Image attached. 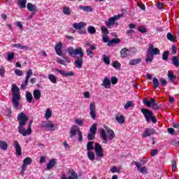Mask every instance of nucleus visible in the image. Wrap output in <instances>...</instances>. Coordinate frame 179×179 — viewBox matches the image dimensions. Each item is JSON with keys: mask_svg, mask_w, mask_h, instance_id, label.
Listing matches in <instances>:
<instances>
[{"mask_svg": "<svg viewBox=\"0 0 179 179\" xmlns=\"http://www.w3.org/2000/svg\"><path fill=\"white\" fill-rule=\"evenodd\" d=\"M67 52L69 55L73 58H75L76 55H80V59H78L75 61L76 68H78L80 69L82 66H83V49L82 48H77L76 49H73L72 47H69L67 48Z\"/></svg>", "mask_w": 179, "mask_h": 179, "instance_id": "obj_1", "label": "nucleus"}, {"mask_svg": "<svg viewBox=\"0 0 179 179\" xmlns=\"http://www.w3.org/2000/svg\"><path fill=\"white\" fill-rule=\"evenodd\" d=\"M20 90L17 87V85L16 84H13L12 88H11V92H12V100L11 103L13 104V107L14 108L19 110V106H20V102H19V100H20V94L19 93Z\"/></svg>", "mask_w": 179, "mask_h": 179, "instance_id": "obj_2", "label": "nucleus"}, {"mask_svg": "<svg viewBox=\"0 0 179 179\" xmlns=\"http://www.w3.org/2000/svg\"><path fill=\"white\" fill-rule=\"evenodd\" d=\"M141 113L144 115V118H145V121L147 122H152V124H156L157 122V119H156V116L153 114L152 110H150L148 108H142Z\"/></svg>", "mask_w": 179, "mask_h": 179, "instance_id": "obj_3", "label": "nucleus"}, {"mask_svg": "<svg viewBox=\"0 0 179 179\" xmlns=\"http://www.w3.org/2000/svg\"><path fill=\"white\" fill-rule=\"evenodd\" d=\"M17 120L19 122V125L17 127V129H20V131H21L20 129H22V128H23V127H24V125L27 124V121H29V117H27L26 114L23 113H20L17 115Z\"/></svg>", "mask_w": 179, "mask_h": 179, "instance_id": "obj_4", "label": "nucleus"}, {"mask_svg": "<svg viewBox=\"0 0 179 179\" xmlns=\"http://www.w3.org/2000/svg\"><path fill=\"white\" fill-rule=\"evenodd\" d=\"M41 127L45 128V131H55L58 128V126L54 124L52 122L48 120L41 123Z\"/></svg>", "mask_w": 179, "mask_h": 179, "instance_id": "obj_5", "label": "nucleus"}, {"mask_svg": "<svg viewBox=\"0 0 179 179\" xmlns=\"http://www.w3.org/2000/svg\"><path fill=\"white\" fill-rule=\"evenodd\" d=\"M85 45L87 47H89L88 49L86 50V53L87 55L90 57V58H93V57H94V53L93 52V51H94V50H96L97 48H96V45H94L92 44H90V42H86Z\"/></svg>", "mask_w": 179, "mask_h": 179, "instance_id": "obj_6", "label": "nucleus"}, {"mask_svg": "<svg viewBox=\"0 0 179 179\" xmlns=\"http://www.w3.org/2000/svg\"><path fill=\"white\" fill-rule=\"evenodd\" d=\"M103 147L98 143H95V155L97 157L103 158L104 157V154L103 153Z\"/></svg>", "mask_w": 179, "mask_h": 179, "instance_id": "obj_7", "label": "nucleus"}, {"mask_svg": "<svg viewBox=\"0 0 179 179\" xmlns=\"http://www.w3.org/2000/svg\"><path fill=\"white\" fill-rule=\"evenodd\" d=\"M131 164H134L137 167V170L141 173V174H148V168L143 166L138 162L133 161Z\"/></svg>", "mask_w": 179, "mask_h": 179, "instance_id": "obj_8", "label": "nucleus"}, {"mask_svg": "<svg viewBox=\"0 0 179 179\" xmlns=\"http://www.w3.org/2000/svg\"><path fill=\"white\" fill-rule=\"evenodd\" d=\"M147 52L152 55V57H155V55H160V50L157 48H155L153 45H150L147 50Z\"/></svg>", "mask_w": 179, "mask_h": 179, "instance_id": "obj_9", "label": "nucleus"}, {"mask_svg": "<svg viewBox=\"0 0 179 179\" xmlns=\"http://www.w3.org/2000/svg\"><path fill=\"white\" fill-rule=\"evenodd\" d=\"M90 115L92 120H96V103L91 102L90 104Z\"/></svg>", "mask_w": 179, "mask_h": 179, "instance_id": "obj_10", "label": "nucleus"}, {"mask_svg": "<svg viewBox=\"0 0 179 179\" xmlns=\"http://www.w3.org/2000/svg\"><path fill=\"white\" fill-rule=\"evenodd\" d=\"M156 130L153 128H145V131L142 135L143 138H148V136H150L152 135H156Z\"/></svg>", "mask_w": 179, "mask_h": 179, "instance_id": "obj_11", "label": "nucleus"}, {"mask_svg": "<svg viewBox=\"0 0 179 179\" xmlns=\"http://www.w3.org/2000/svg\"><path fill=\"white\" fill-rule=\"evenodd\" d=\"M106 134H107V139L108 141H113L114 138H115V133L114 131L110 128H108L106 129Z\"/></svg>", "mask_w": 179, "mask_h": 179, "instance_id": "obj_12", "label": "nucleus"}, {"mask_svg": "<svg viewBox=\"0 0 179 179\" xmlns=\"http://www.w3.org/2000/svg\"><path fill=\"white\" fill-rule=\"evenodd\" d=\"M27 8L29 12H31V15H36V13L37 12V6H36V5L31 3H28Z\"/></svg>", "mask_w": 179, "mask_h": 179, "instance_id": "obj_13", "label": "nucleus"}, {"mask_svg": "<svg viewBox=\"0 0 179 179\" xmlns=\"http://www.w3.org/2000/svg\"><path fill=\"white\" fill-rule=\"evenodd\" d=\"M55 71L56 72H59V73H60V75H62L63 76H75V73H73V71H69V73H66V71L64 70H59L58 69H55Z\"/></svg>", "mask_w": 179, "mask_h": 179, "instance_id": "obj_14", "label": "nucleus"}, {"mask_svg": "<svg viewBox=\"0 0 179 179\" xmlns=\"http://www.w3.org/2000/svg\"><path fill=\"white\" fill-rule=\"evenodd\" d=\"M18 132L19 134H20L21 135H22V136H28L29 135H31V128H27V129L26 131H23V127H21V129H18Z\"/></svg>", "mask_w": 179, "mask_h": 179, "instance_id": "obj_15", "label": "nucleus"}, {"mask_svg": "<svg viewBox=\"0 0 179 179\" xmlns=\"http://www.w3.org/2000/svg\"><path fill=\"white\" fill-rule=\"evenodd\" d=\"M14 148L15 149V153L17 156H21L22 155V147H20V144H19L18 141H14Z\"/></svg>", "mask_w": 179, "mask_h": 179, "instance_id": "obj_16", "label": "nucleus"}, {"mask_svg": "<svg viewBox=\"0 0 179 179\" xmlns=\"http://www.w3.org/2000/svg\"><path fill=\"white\" fill-rule=\"evenodd\" d=\"M79 131V127L76 125L73 126L71 128V131H70V138H73V136H75L76 135V134H78V131Z\"/></svg>", "mask_w": 179, "mask_h": 179, "instance_id": "obj_17", "label": "nucleus"}, {"mask_svg": "<svg viewBox=\"0 0 179 179\" xmlns=\"http://www.w3.org/2000/svg\"><path fill=\"white\" fill-rule=\"evenodd\" d=\"M143 103L147 107H152V103H156V99H155V98H151L150 101H148V99L144 98L143 100Z\"/></svg>", "mask_w": 179, "mask_h": 179, "instance_id": "obj_18", "label": "nucleus"}, {"mask_svg": "<svg viewBox=\"0 0 179 179\" xmlns=\"http://www.w3.org/2000/svg\"><path fill=\"white\" fill-rule=\"evenodd\" d=\"M99 135L101 139H103V143H107V133L104 129H101Z\"/></svg>", "mask_w": 179, "mask_h": 179, "instance_id": "obj_19", "label": "nucleus"}, {"mask_svg": "<svg viewBox=\"0 0 179 179\" xmlns=\"http://www.w3.org/2000/svg\"><path fill=\"white\" fill-rule=\"evenodd\" d=\"M129 52H131V51L128 50L127 48H122L120 51L121 57L127 58V57H129Z\"/></svg>", "mask_w": 179, "mask_h": 179, "instance_id": "obj_20", "label": "nucleus"}, {"mask_svg": "<svg viewBox=\"0 0 179 179\" xmlns=\"http://www.w3.org/2000/svg\"><path fill=\"white\" fill-rule=\"evenodd\" d=\"M55 50L56 54H57V55H62V43L59 42V43L55 45Z\"/></svg>", "mask_w": 179, "mask_h": 179, "instance_id": "obj_21", "label": "nucleus"}, {"mask_svg": "<svg viewBox=\"0 0 179 179\" xmlns=\"http://www.w3.org/2000/svg\"><path fill=\"white\" fill-rule=\"evenodd\" d=\"M102 86H104L106 89H109V87L111 86V81L110 80V78H108V77L104 78Z\"/></svg>", "mask_w": 179, "mask_h": 179, "instance_id": "obj_22", "label": "nucleus"}, {"mask_svg": "<svg viewBox=\"0 0 179 179\" xmlns=\"http://www.w3.org/2000/svg\"><path fill=\"white\" fill-rule=\"evenodd\" d=\"M86 26L85 22H80L79 23H74L73 24V27L76 29V30H80L83 27H85Z\"/></svg>", "mask_w": 179, "mask_h": 179, "instance_id": "obj_23", "label": "nucleus"}, {"mask_svg": "<svg viewBox=\"0 0 179 179\" xmlns=\"http://www.w3.org/2000/svg\"><path fill=\"white\" fill-rule=\"evenodd\" d=\"M33 94L35 100H40L41 99V91L40 90H34Z\"/></svg>", "mask_w": 179, "mask_h": 179, "instance_id": "obj_24", "label": "nucleus"}, {"mask_svg": "<svg viewBox=\"0 0 179 179\" xmlns=\"http://www.w3.org/2000/svg\"><path fill=\"white\" fill-rule=\"evenodd\" d=\"M69 173H70L71 176L68 177L67 179H78V173L75 172L73 169H69Z\"/></svg>", "mask_w": 179, "mask_h": 179, "instance_id": "obj_25", "label": "nucleus"}, {"mask_svg": "<svg viewBox=\"0 0 179 179\" xmlns=\"http://www.w3.org/2000/svg\"><path fill=\"white\" fill-rule=\"evenodd\" d=\"M106 25L107 26V27H108V29H110V27H111V26L115 24V19L112 17L110 18H109V20L108 21H106Z\"/></svg>", "mask_w": 179, "mask_h": 179, "instance_id": "obj_26", "label": "nucleus"}, {"mask_svg": "<svg viewBox=\"0 0 179 179\" xmlns=\"http://www.w3.org/2000/svg\"><path fill=\"white\" fill-rule=\"evenodd\" d=\"M55 159H50L47 164V170H52L55 166Z\"/></svg>", "mask_w": 179, "mask_h": 179, "instance_id": "obj_27", "label": "nucleus"}, {"mask_svg": "<svg viewBox=\"0 0 179 179\" xmlns=\"http://www.w3.org/2000/svg\"><path fill=\"white\" fill-rule=\"evenodd\" d=\"M141 62H142V59L141 58L132 59L129 61V65H138V64H141Z\"/></svg>", "mask_w": 179, "mask_h": 179, "instance_id": "obj_28", "label": "nucleus"}, {"mask_svg": "<svg viewBox=\"0 0 179 179\" xmlns=\"http://www.w3.org/2000/svg\"><path fill=\"white\" fill-rule=\"evenodd\" d=\"M79 9L85 12H93V8L90 6H80Z\"/></svg>", "mask_w": 179, "mask_h": 179, "instance_id": "obj_29", "label": "nucleus"}, {"mask_svg": "<svg viewBox=\"0 0 179 179\" xmlns=\"http://www.w3.org/2000/svg\"><path fill=\"white\" fill-rule=\"evenodd\" d=\"M13 47L18 48L19 50H29V46H25L20 43L13 44Z\"/></svg>", "mask_w": 179, "mask_h": 179, "instance_id": "obj_30", "label": "nucleus"}, {"mask_svg": "<svg viewBox=\"0 0 179 179\" xmlns=\"http://www.w3.org/2000/svg\"><path fill=\"white\" fill-rule=\"evenodd\" d=\"M120 41H121V40H120L118 38H113L108 41V47H111L113 44H118Z\"/></svg>", "mask_w": 179, "mask_h": 179, "instance_id": "obj_31", "label": "nucleus"}, {"mask_svg": "<svg viewBox=\"0 0 179 179\" xmlns=\"http://www.w3.org/2000/svg\"><path fill=\"white\" fill-rule=\"evenodd\" d=\"M25 97L28 103H31V101H33V94H31V92H27Z\"/></svg>", "mask_w": 179, "mask_h": 179, "instance_id": "obj_32", "label": "nucleus"}, {"mask_svg": "<svg viewBox=\"0 0 179 179\" xmlns=\"http://www.w3.org/2000/svg\"><path fill=\"white\" fill-rule=\"evenodd\" d=\"M115 120L119 124H124L125 122V117L122 115H117L115 116Z\"/></svg>", "mask_w": 179, "mask_h": 179, "instance_id": "obj_33", "label": "nucleus"}, {"mask_svg": "<svg viewBox=\"0 0 179 179\" xmlns=\"http://www.w3.org/2000/svg\"><path fill=\"white\" fill-rule=\"evenodd\" d=\"M172 64L174 65V66H176V68H178L179 66V59L178 57L173 56L172 57Z\"/></svg>", "mask_w": 179, "mask_h": 179, "instance_id": "obj_34", "label": "nucleus"}, {"mask_svg": "<svg viewBox=\"0 0 179 179\" xmlns=\"http://www.w3.org/2000/svg\"><path fill=\"white\" fill-rule=\"evenodd\" d=\"M26 3H27V0H19L18 1L20 9H24V8H26Z\"/></svg>", "mask_w": 179, "mask_h": 179, "instance_id": "obj_35", "label": "nucleus"}, {"mask_svg": "<svg viewBox=\"0 0 179 179\" xmlns=\"http://www.w3.org/2000/svg\"><path fill=\"white\" fill-rule=\"evenodd\" d=\"M155 59V56L147 52L145 62H152Z\"/></svg>", "mask_w": 179, "mask_h": 179, "instance_id": "obj_36", "label": "nucleus"}, {"mask_svg": "<svg viewBox=\"0 0 179 179\" xmlns=\"http://www.w3.org/2000/svg\"><path fill=\"white\" fill-rule=\"evenodd\" d=\"M30 78H27V77H25V80L24 81V83H22L21 85V89L22 90H26L27 87V85H29V80Z\"/></svg>", "mask_w": 179, "mask_h": 179, "instance_id": "obj_37", "label": "nucleus"}, {"mask_svg": "<svg viewBox=\"0 0 179 179\" xmlns=\"http://www.w3.org/2000/svg\"><path fill=\"white\" fill-rule=\"evenodd\" d=\"M0 149H2V150H6V149H8V143L4 141H0Z\"/></svg>", "mask_w": 179, "mask_h": 179, "instance_id": "obj_38", "label": "nucleus"}, {"mask_svg": "<svg viewBox=\"0 0 179 179\" xmlns=\"http://www.w3.org/2000/svg\"><path fill=\"white\" fill-rule=\"evenodd\" d=\"M33 163V159L30 158V157H27L23 160V164L24 166H29V164H31Z\"/></svg>", "mask_w": 179, "mask_h": 179, "instance_id": "obj_39", "label": "nucleus"}, {"mask_svg": "<svg viewBox=\"0 0 179 179\" xmlns=\"http://www.w3.org/2000/svg\"><path fill=\"white\" fill-rule=\"evenodd\" d=\"M152 83H153V89H157V87L160 86V83H159V80L157 78H153Z\"/></svg>", "mask_w": 179, "mask_h": 179, "instance_id": "obj_40", "label": "nucleus"}, {"mask_svg": "<svg viewBox=\"0 0 179 179\" xmlns=\"http://www.w3.org/2000/svg\"><path fill=\"white\" fill-rule=\"evenodd\" d=\"M168 78L172 83L177 79V76H174V73H171V71L168 72Z\"/></svg>", "mask_w": 179, "mask_h": 179, "instance_id": "obj_41", "label": "nucleus"}, {"mask_svg": "<svg viewBox=\"0 0 179 179\" xmlns=\"http://www.w3.org/2000/svg\"><path fill=\"white\" fill-rule=\"evenodd\" d=\"M97 132V124H93L90 128V133L95 134Z\"/></svg>", "mask_w": 179, "mask_h": 179, "instance_id": "obj_42", "label": "nucleus"}, {"mask_svg": "<svg viewBox=\"0 0 179 179\" xmlns=\"http://www.w3.org/2000/svg\"><path fill=\"white\" fill-rule=\"evenodd\" d=\"M87 157H88L89 160H91L92 162L94 161V159L96 157V156L94 155V152H93L92 151H89L87 152Z\"/></svg>", "mask_w": 179, "mask_h": 179, "instance_id": "obj_43", "label": "nucleus"}, {"mask_svg": "<svg viewBox=\"0 0 179 179\" xmlns=\"http://www.w3.org/2000/svg\"><path fill=\"white\" fill-rule=\"evenodd\" d=\"M161 107L162 105L156 102L152 103L151 105V108H153V110H160Z\"/></svg>", "mask_w": 179, "mask_h": 179, "instance_id": "obj_44", "label": "nucleus"}, {"mask_svg": "<svg viewBox=\"0 0 179 179\" xmlns=\"http://www.w3.org/2000/svg\"><path fill=\"white\" fill-rule=\"evenodd\" d=\"M48 79L50 80L52 83H57V77L54 76V74H49L48 75Z\"/></svg>", "mask_w": 179, "mask_h": 179, "instance_id": "obj_45", "label": "nucleus"}, {"mask_svg": "<svg viewBox=\"0 0 179 179\" xmlns=\"http://www.w3.org/2000/svg\"><path fill=\"white\" fill-rule=\"evenodd\" d=\"M93 141H89L87 144V150L91 152V150H94V148L93 147Z\"/></svg>", "mask_w": 179, "mask_h": 179, "instance_id": "obj_46", "label": "nucleus"}, {"mask_svg": "<svg viewBox=\"0 0 179 179\" xmlns=\"http://www.w3.org/2000/svg\"><path fill=\"white\" fill-rule=\"evenodd\" d=\"M112 66H113V68H115V69H121V64L118 61H115L113 63Z\"/></svg>", "mask_w": 179, "mask_h": 179, "instance_id": "obj_47", "label": "nucleus"}, {"mask_svg": "<svg viewBox=\"0 0 179 179\" xmlns=\"http://www.w3.org/2000/svg\"><path fill=\"white\" fill-rule=\"evenodd\" d=\"M87 31L90 34H96V28L93 26H90L88 27Z\"/></svg>", "mask_w": 179, "mask_h": 179, "instance_id": "obj_48", "label": "nucleus"}, {"mask_svg": "<svg viewBox=\"0 0 179 179\" xmlns=\"http://www.w3.org/2000/svg\"><path fill=\"white\" fill-rule=\"evenodd\" d=\"M101 31H102L103 36H107V34H110V31H108V29L106 27H101Z\"/></svg>", "mask_w": 179, "mask_h": 179, "instance_id": "obj_49", "label": "nucleus"}, {"mask_svg": "<svg viewBox=\"0 0 179 179\" xmlns=\"http://www.w3.org/2000/svg\"><path fill=\"white\" fill-rule=\"evenodd\" d=\"M169 55H170V52L169 51L164 52V53L162 55V59L164 61H167V59H169Z\"/></svg>", "mask_w": 179, "mask_h": 179, "instance_id": "obj_50", "label": "nucleus"}, {"mask_svg": "<svg viewBox=\"0 0 179 179\" xmlns=\"http://www.w3.org/2000/svg\"><path fill=\"white\" fill-rule=\"evenodd\" d=\"M78 142H83V134H82V131L80 129H78Z\"/></svg>", "mask_w": 179, "mask_h": 179, "instance_id": "obj_51", "label": "nucleus"}, {"mask_svg": "<svg viewBox=\"0 0 179 179\" xmlns=\"http://www.w3.org/2000/svg\"><path fill=\"white\" fill-rule=\"evenodd\" d=\"M132 106H134V102H132V101H129L124 105V110H128V108H129V107H132Z\"/></svg>", "mask_w": 179, "mask_h": 179, "instance_id": "obj_52", "label": "nucleus"}, {"mask_svg": "<svg viewBox=\"0 0 179 179\" xmlns=\"http://www.w3.org/2000/svg\"><path fill=\"white\" fill-rule=\"evenodd\" d=\"M52 115V113L51 112V110L50 108H48L45 111V117L46 120H48Z\"/></svg>", "mask_w": 179, "mask_h": 179, "instance_id": "obj_53", "label": "nucleus"}, {"mask_svg": "<svg viewBox=\"0 0 179 179\" xmlns=\"http://www.w3.org/2000/svg\"><path fill=\"white\" fill-rule=\"evenodd\" d=\"M63 13H64V15L69 16V15H71V9L69 7H64Z\"/></svg>", "mask_w": 179, "mask_h": 179, "instance_id": "obj_54", "label": "nucleus"}, {"mask_svg": "<svg viewBox=\"0 0 179 179\" xmlns=\"http://www.w3.org/2000/svg\"><path fill=\"white\" fill-rule=\"evenodd\" d=\"M166 38L168 40H169V41H176V38H174V36H173V34H171V33H168L166 34Z\"/></svg>", "mask_w": 179, "mask_h": 179, "instance_id": "obj_55", "label": "nucleus"}, {"mask_svg": "<svg viewBox=\"0 0 179 179\" xmlns=\"http://www.w3.org/2000/svg\"><path fill=\"white\" fill-rule=\"evenodd\" d=\"M31 76H33V70L31 69H29L27 71V75L26 77L28 79H30L31 78Z\"/></svg>", "mask_w": 179, "mask_h": 179, "instance_id": "obj_56", "label": "nucleus"}, {"mask_svg": "<svg viewBox=\"0 0 179 179\" xmlns=\"http://www.w3.org/2000/svg\"><path fill=\"white\" fill-rule=\"evenodd\" d=\"M103 62L104 64H106V65H110V58L107 57V55H103Z\"/></svg>", "mask_w": 179, "mask_h": 179, "instance_id": "obj_57", "label": "nucleus"}, {"mask_svg": "<svg viewBox=\"0 0 179 179\" xmlns=\"http://www.w3.org/2000/svg\"><path fill=\"white\" fill-rule=\"evenodd\" d=\"M96 136V134L94 133H89L87 134V139L88 141H93Z\"/></svg>", "mask_w": 179, "mask_h": 179, "instance_id": "obj_58", "label": "nucleus"}, {"mask_svg": "<svg viewBox=\"0 0 179 179\" xmlns=\"http://www.w3.org/2000/svg\"><path fill=\"white\" fill-rule=\"evenodd\" d=\"M74 121L79 127H83V120L80 119H76Z\"/></svg>", "mask_w": 179, "mask_h": 179, "instance_id": "obj_59", "label": "nucleus"}, {"mask_svg": "<svg viewBox=\"0 0 179 179\" xmlns=\"http://www.w3.org/2000/svg\"><path fill=\"white\" fill-rule=\"evenodd\" d=\"M13 58H15V53L14 52H10L7 56V60L8 61H12V59H13Z\"/></svg>", "mask_w": 179, "mask_h": 179, "instance_id": "obj_60", "label": "nucleus"}, {"mask_svg": "<svg viewBox=\"0 0 179 179\" xmlns=\"http://www.w3.org/2000/svg\"><path fill=\"white\" fill-rule=\"evenodd\" d=\"M3 75H5V67L3 66H0V76L3 78Z\"/></svg>", "mask_w": 179, "mask_h": 179, "instance_id": "obj_61", "label": "nucleus"}, {"mask_svg": "<svg viewBox=\"0 0 179 179\" xmlns=\"http://www.w3.org/2000/svg\"><path fill=\"white\" fill-rule=\"evenodd\" d=\"M110 82L112 85H117V83H118V78L114 76L110 79Z\"/></svg>", "mask_w": 179, "mask_h": 179, "instance_id": "obj_62", "label": "nucleus"}, {"mask_svg": "<svg viewBox=\"0 0 179 179\" xmlns=\"http://www.w3.org/2000/svg\"><path fill=\"white\" fill-rule=\"evenodd\" d=\"M159 82L162 86H166L167 85V80H166V79H164V78L159 79Z\"/></svg>", "mask_w": 179, "mask_h": 179, "instance_id": "obj_63", "label": "nucleus"}, {"mask_svg": "<svg viewBox=\"0 0 179 179\" xmlns=\"http://www.w3.org/2000/svg\"><path fill=\"white\" fill-rule=\"evenodd\" d=\"M110 171H111V173H119L120 172V169H117V166H113L110 169Z\"/></svg>", "mask_w": 179, "mask_h": 179, "instance_id": "obj_64", "label": "nucleus"}]
</instances>
